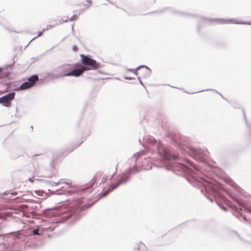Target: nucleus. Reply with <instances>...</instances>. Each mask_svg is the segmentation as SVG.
Masks as SVG:
<instances>
[{
  "label": "nucleus",
  "mask_w": 251,
  "mask_h": 251,
  "mask_svg": "<svg viewBox=\"0 0 251 251\" xmlns=\"http://www.w3.org/2000/svg\"><path fill=\"white\" fill-rule=\"evenodd\" d=\"M80 57L81 58L82 63L89 67L80 66V68L75 69L68 73L63 75L62 76H74L77 77L81 75L85 71L89 70H98L99 69L100 67V64L97 63L96 60L84 54H81Z\"/></svg>",
  "instance_id": "obj_1"
},
{
  "label": "nucleus",
  "mask_w": 251,
  "mask_h": 251,
  "mask_svg": "<svg viewBox=\"0 0 251 251\" xmlns=\"http://www.w3.org/2000/svg\"><path fill=\"white\" fill-rule=\"evenodd\" d=\"M38 80V76L37 75H33L28 79L27 82L23 83L19 88H16L15 91L25 90L33 86L35 82Z\"/></svg>",
  "instance_id": "obj_2"
},
{
  "label": "nucleus",
  "mask_w": 251,
  "mask_h": 251,
  "mask_svg": "<svg viewBox=\"0 0 251 251\" xmlns=\"http://www.w3.org/2000/svg\"><path fill=\"white\" fill-rule=\"evenodd\" d=\"M15 93L11 92L0 98V103L6 107H10L11 105V101L14 99Z\"/></svg>",
  "instance_id": "obj_3"
},
{
  "label": "nucleus",
  "mask_w": 251,
  "mask_h": 251,
  "mask_svg": "<svg viewBox=\"0 0 251 251\" xmlns=\"http://www.w3.org/2000/svg\"><path fill=\"white\" fill-rule=\"evenodd\" d=\"M126 181V179H125V177L123 176L121 179L117 181V183L116 184H112L110 187L103 194V196L104 197L106 196L108 193L112 191L115 188H117L121 183L122 182H125Z\"/></svg>",
  "instance_id": "obj_4"
},
{
  "label": "nucleus",
  "mask_w": 251,
  "mask_h": 251,
  "mask_svg": "<svg viewBox=\"0 0 251 251\" xmlns=\"http://www.w3.org/2000/svg\"><path fill=\"white\" fill-rule=\"evenodd\" d=\"M92 5V1L91 0H85L83 1L80 5L82 10H85L89 8Z\"/></svg>",
  "instance_id": "obj_5"
},
{
  "label": "nucleus",
  "mask_w": 251,
  "mask_h": 251,
  "mask_svg": "<svg viewBox=\"0 0 251 251\" xmlns=\"http://www.w3.org/2000/svg\"><path fill=\"white\" fill-rule=\"evenodd\" d=\"M136 249L138 251H147L145 245L142 243H139L137 245Z\"/></svg>",
  "instance_id": "obj_6"
},
{
  "label": "nucleus",
  "mask_w": 251,
  "mask_h": 251,
  "mask_svg": "<svg viewBox=\"0 0 251 251\" xmlns=\"http://www.w3.org/2000/svg\"><path fill=\"white\" fill-rule=\"evenodd\" d=\"M101 176V175H100V174L97 175L93 178V179L92 180V181H93V182H91V183L89 184L90 188H91L93 186L94 183L95 182V181H96L97 178L98 177H100Z\"/></svg>",
  "instance_id": "obj_7"
},
{
  "label": "nucleus",
  "mask_w": 251,
  "mask_h": 251,
  "mask_svg": "<svg viewBox=\"0 0 251 251\" xmlns=\"http://www.w3.org/2000/svg\"><path fill=\"white\" fill-rule=\"evenodd\" d=\"M219 22L221 24H230V23H233L232 20H218Z\"/></svg>",
  "instance_id": "obj_8"
},
{
  "label": "nucleus",
  "mask_w": 251,
  "mask_h": 251,
  "mask_svg": "<svg viewBox=\"0 0 251 251\" xmlns=\"http://www.w3.org/2000/svg\"><path fill=\"white\" fill-rule=\"evenodd\" d=\"M92 204H90L89 203H87L86 204L83 205L81 206V209L82 210H84L92 206Z\"/></svg>",
  "instance_id": "obj_9"
},
{
  "label": "nucleus",
  "mask_w": 251,
  "mask_h": 251,
  "mask_svg": "<svg viewBox=\"0 0 251 251\" xmlns=\"http://www.w3.org/2000/svg\"><path fill=\"white\" fill-rule=\"evenodd\" d=\"M77 19V16L74 15L73 17L71 19V21L75 20Z\"/></svg>",
  "instance_id": "obj_10"
},
{
  "label": "nucleus",
  "mask_w": 251,
  "mask_h": 251,
  "mask_svg": "<svg viewBox=\"0 0 251 251\" xmlns=\"http://www.w3.org/2000/svg\"><path fill=\"white\" fill-rule=\"evenodd\" d=\"M44 31V29H43V30H42V31H40V32L38 33V34L37 37H39V36H40L42 34V33H43V32Z\"/></svg>",
  "instance_id": "obj_11"
},
{
  "label": "nucleus",
  "mask_w": 251,
  "mask_h": 251,
  "mask_svg": "<svg viewBox=\"0 0 251 251\" xmlns=\"http://www.w3.org/2000/svg\"><path fill=\"white\" fill-rule=\"evenodd\" d=\"M140 69L139 68L137 69V72L136 73V75H138L140 74Z\"/></svg>",
  "instance_id": "obj_12"
},
{
  "label": "nucleus",
  "mask_w": 251,
  "mask_h": 251,
  "mask_svg": "<svg viewBox=\"0 0 251 251\" xmlns=\"http://www.w3.org/2000/svg\"><path fill=\"white\" fill-rule=\"evenodd\" d=\"M2 71V69L0 68V72H1Z\"/></svg>",
  "instance_id": "obj_13"
},
{
  "label": "nucleus",
  "mask_w": 251,
  "mask_h": 251,
  "mask_svg": "<svg viewBox=\"0 0 251 251\" xmlns=\"http://www.w3.org/2000/svg\"><path fill=\"white\" fill-rule=\"evenodd\" d=\"M89 188H90L89 187V186L88 187H87V188H86V189H89ZM84 190H86V188H84Z\"/></svg>",
  "instance_id": "obj_14"
},
{
  "label": "nucleus",
  "mask_w": 251,
  "mask_h": 251,
  "mask_svg": "<svg viewBox=\"0 0 251 251\" xmlns=\"http://www.w3.org/2000/svg\"><path fill=\"white\" fill-rule=\"evenodd\" d=\"M147 68H144V69H145V70H147Z\"/></svg>",
  "instance_id": "obj_15"
}]
</instances>
